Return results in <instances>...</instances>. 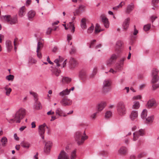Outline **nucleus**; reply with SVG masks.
I'll return each mask as SVG.
<instances>
[{"label":"nucleus","mask_w":159,"mask_h":159,"mask_svg":"<svg viewBox=\"0 0 159 159\" xmlns=\"http://www.w3.org/2000/svg\"><path fill=\"white\" fill-rule=\"evenodd\" d=\"M26 114V111L25 109L21 108L16 111L15 114L13 116V118L8 120V121L10 123H12L15 121L17 123H20Z\"/></svg>","instance_id":"nucleus-1"},{"label":"nucleus","mask_w":159,"mask_h":159,"mask_svg":"<svg viewBox=\"0 0 159 159\" xmlns=\"http://www.w3.org/2000/svg\"><path fill=\"white\" fill-rule=\"evenodd\" d=\"M75 138L77 144L80 145L82 144L84 141L88 139V136L86 134L85 131L83 132L78 131L75 133Z\"/></svg>","instance_id":"nucleus-2"},{"label":"nucleus","mask_w":159,"mask_h":159,"mask_svg":"<svg viewBox=\"0 0 159 159\" xmlns=\"http://www.w3.org/2000/svg\"><path fill=\"white\" fill-rule=\"evenodd\" d=\"M117 109L118 113L120 116L124 115L126 112L124 103L122 101L119 102L117 104Z\"/></svg>","instance_id":"nucleus-3"},{"label":"nucleus","mask_w":159,"mask_h":159,"mask_svg":"<svg viewBox=\"0 0 159 159\" xmlns=\"http://www.w3.org/2000/svg\"><path fill=\"white\" fill-rule=\"evenodd\" d=\"M4 19L5 20L11 25L16 24L18 22L17 16L16 15L13 16L9 15H6L4 16Z\"/></svg>","instance_id":"nucleus-4"},{"label":"nucleus","mask_w":159,"mask_h":159,"mask_svg":"<svg viewBox=\"0 0 159 159\" xmlns=\"http://www.w3.org/2000/svg\"><path fill=\"white\" fill-rule=\"evenodd\" d=\"M111 82L110 80L106 79L103 82L102 91L103 93H106L110 90Z\"/></svg>","instance_id":"nucleus-5"},{"label":"nucleus","mask_w":159,"mask_h":159,"mask_svg":"<svg viewBox=\"0 0 159 159\" xmlns=\"http://www.w3.org/2000/svg\"><path fill=\"white\" fill-rule=\"evenodd\" d=\"M30 93L32 95L34 98L35 103L34 105V108L35 109L38 110L42 108L41 103L38 101V95L37 93L32 91L30 92Z\"/></svg>","instance_id":"nucleus-6"},{"label":"nucleus","mask_w":159,"mask_h":159,"mask_svg":"<svg viewBox=\"0 0 159 159\" xmlns=\"http://www.w3.org/2000/svg\"><path fill=\"white\" fill-rule=\"evenodd\" d=\"M66 60L64 61V59L59 56L58 58H57L54 61V62L57 66H61L62 68H63L65 67L66 65Z\"/></svg>","instance_id":"nucleus-7"},{"label":"nucleus","mask_w":159,"mask_h":159,"mask_svg":"<svg viewBox=\"0 0 159 159\" xmlns=\"http://www.w3.org/2000/svg\"><path fill=\"white\" fill-rule=\"evenodd\" d=\"M45 128H48V127L45 123L39 125V133L43 139H44V134L45 132Z\"/></svg>","instance_id":"nucleus-8"},{"label":"nucleus","mask_w":159,"mask_h":159,"mask_svg":"<svg viewBox=\"0 0 159 159\" xmlns=\"http://www.w3.org/2000/svg\"><path fill=\"white\" fill-rule=\"evenodd\" d=\"M144 134V131L142 129H140L139 131L133 133V140L134 141L137 140L139 136H143Z\"/></svg>","instance_id":"nucleus-9"},{"label":"nucleus","mask_w":159,"mask_h":159,"mask_svg":"<svg viewBox=\"0 0 159 159\" xmlns=\"http://www.w3.org/2000/svg\"><path fill=\"white\" fill-rule=\"evenodd\" d=\"M118 154L122 156L126 155L128 153L127 148L124 146H121L118 151Z\"/></svg>","instance_id":"nucleus-10"},{"label":"nucleus","mask_w":159,"mask_h":159,"mask_svg":"<svg viewBox=\"0 0 159 159\" xmlns=\"http://www.w3.org/2000/svg\"><path fill=\"white\" fill-rule=\"evenodd\" d=\"M69 63V68L71 70L74 69L78 64V62L76 60L73 58H71L70 59Z\"/></svg>","instance_id":"nucleus-11"},{"label":"nucleus","mask_w":159,"mask_h":159,"mask_svg":"<svg viewBox=\"0 0 159 159\" xmlns=\"http://www.w3.org/2000/svg\"><path fill=\"white\" fill-rule=\"evenodd\" d=\"M60 103L63 106H69L71 104L72 101L67 98L64 97L61 100Z\"/></svg>","instance_id":"nucleus-12"},{"label":"nucleus","mask_w":159,"mask_h":159,"mask_svg":"<svg viewBox=\"0 0 159 159\" xmlns=\"http://www.w3.org/2000/svg\"><path fill=\"white\" fill-rule=\"evenodd\" d=\"M117 58V56L115 54H113L106 62L107 65L108 66L113 64Z\"/></svg>","instance_id":"nucleus-13"},{"label":"nucleus","mask_w":159,"mask_h":159,"mask_svg":"<svg viewBox=\"0 0 159 159\" xmlns=\"http://www.w3.org/2000/svg\"><path fill=\"white\" fill-rule=\"evenodd\" d=\"M157 104L155 100L154 99H151L149 100L146 105V107L148 108L152 107H156Z\"/></svg>","instance_id":"nucleus-14"},{"label":"nucleus","mask_w":159,"mask_h":159,"mask_svg":"<svg viewBox=\"0 0 159 159\" xmlns=\"http://www.w3.org/2000/svg\"><path fill=\"white\" fill-rule=\"evenodd\" d=\"M106 106V103L102 102L98 104L96 107L97 111L98 113L101 112Z\"/></svg>","instance_id":"nucleus-15"},{"label":"nucleus","mask_w":159,"mask_h":159,"mask_svg":"<svg viewBox=\"0 0 159 159\" xmlns=\"http://www.w3.org/2000/svg\"><path fill=\"white\" fill-rule=\"evenodd\" d=\"M138 112L137 111L133 110L132 111L130 115L129 118L130 120L132 121H134L137 119L138 117Z\"/></svg>","instance_id":"nucleus-16"},{"label":"nucleus","mask_w":159,"mask_h":159,"mask_svg":"<svg viewBox=\"0 0 159 159\" xmlns=\"http://www.w3.org/2000/svg\"><path fill=\"white\" fill-rule=\"evenodd\" d=\"M101 18L104 26L106 28H108L109 26V22L107 18L104 15H102L101 16Z\"/></svg>","instance_id":"nucleus-17"},{"label":"nucleus","mask_w":159,"mask_h":159,"mask_svg":"<svg viewBox=\"0 0 159 159\" xmlns=\"http://www.w3.org/2000/svg\"><path fill=\"white\" fill-rule=\"evenodd\" d=\"M55 113L56 115L59 117L61 116L65 117L67 116L63 111L59 108H58L56 110Z\"/></svg>","instance_id":"nucleus-18"},{"label":"nucleus","mask_w":159,"mask_h":159,"mask_svg":"<svg viewBox=\"0 0 159 159\" xmlns=\"http://www.w3.org/2000/svg\"><path fill=\"white\" fill-rule=\"evenodd\" d=\"M52 146V143L50 141L47 142L45 145L44 148V151L46 153H48L50 152L51 147Z\"/></svg>","instance_id":"nucleus-19"},{"label":"nucleus","mask_w":159,"mask_h":159,"mask_svg":"<svg viewBox=\"0 0 159 159\" xmlns=\"http://www.w3.org/2000/svg\"><path fill=\"white\" fill-rule=\"evenodd\" d=\"M57 159H69V157L66 152L62 151L59 154Z\"/></svg>","instance_id":"nucleus-20"},{"label":"nucleus","mask_w":159,"mask_h":159,"mask_svg":"<svg viewBox=\"0 0 159 159\" xmlns=\"http://www.w3.org/2000/svg\"><path fill=\"white\" fill-rule=\"evenodd\" d=\"M85 9V7L83 5L80 6L79 9L76 10L74 13V15L80 14L81 12L84 11Z\"/></svg>","instance_id":"nucleus-21"},{"label":"nucleus","mask_w":159,"mask_h":159,"mask_svg":"<svg viewBox=\"0 0 159 159\" xmlns=\"http://www.w3.org/2000/svg\"><path fill=\"white\" fill-rule=\"evenodd\" d=\"M130 20V19L129 18H128L125 20L123 25V29L124 30L126 31L127 30L129 27Z\"/></svg>","instance_id":"nucleus-22"},{"label":"nucleus","mask_w":159,"mask_h":159,"mask_svg":"<svg viewBox=\"0 0 159 159\" xmlns=\"http://www.w3.org/2000/svg\"><path fill=\"white\" fill-rule=\"evenodd\" d=\"M122 44V42L120 41L117 42L116 46V51L117 53H119L121 52Z\"/></svg>","instance_id":"nucleus-23"},{"label":"nucleus","mask_w":159,"mask_h":159,"mask_svg":"<svg viewBox=\"0 0 159 159\" xmlns=\"http://www.w3.org/2000/svg\"><path fill=\"white\" fill-rule=\"evenodd\" d=\"M35 12L33 10H31L29 11L28 13V16L30 20H32L35 15Z\"/></svg>","instance_id":"nucleus-24"},{"label":"nucleus","mask_w":159,"mask_h":159,"mask_svg":"<svg viewBox=\"0 0 159 159\" xmlns=\"http://www.w3.org/2000/svg\"><path fill=\"white\" fill-rule=\"evenodd\" d=\"M5 93L6 96H9L12 91L11 89L9 87L8 85H6L4 88Z\"/></svg>","instance_id":"nucleus-25"},{"label":"nucleus","mask_w":159,"mask_h":159,"mask_svg":"<svg viewBox=\"0 0 159 159\" xmlns=\"http://www.w3.org/2000/svg\"><path fill=\"white\" fill-rule=\"evenodd\" d=\"M67 26L68 28L71 30V31L72 33H74L75 31V27L73 21L70 22L67 25Z\"/></svg>","instance_id":"nucleus-26"},{"label":"nucleus","mask_w":159,"mask_h":159,"mask_svg":"<svg viewBox=\"0 0 159 159\" xmlns=\"http://www.w3.org/2000/svg\"><path fill=\"white\" fill-rule=\"evenodd\" d=\"M6 45L8 52H11L12 48V46L11 42L9 40L7 41L6 42Z\"/></svg>","instance_id":"nucleus-27"},{"label":"nucleus","mask_w":159,"mask_h":159,"mask_svg":"<svg viewBox=\"0 0 159 159\" xmlns=\"http://www.w3.org/2000/svg\"><path fill=\"white\" fill-rule=\"evenodd\" d=\"M26 9L25 6H23L20 9L19 12V16L20 17L23 16L25 14Z\"/></svg>","instance_id":"nucleus-28"},{"label":"nucleus","mask_w":159,"mask_h":159,"mask_svg":"<svg viewBox=\"0 0 159 159\" xmlns=\"http://www.w3.org/2000/svg\"><path fill=\"white\" fill-rule=\"evenodd\" d=\"M70 94V91L66 89L65 90L59 93V95L61 97L65 96L68 95Z\"/></svg>","instance_id":"nucleus-29"},{"label":"nucleus","mask_w":159,"mask_h":159,"mask_svg":"<svg viewBox=\"0 0 159 159\" xmlns=\"http://www.w3.org/2000/svg\"><path fill=\"white\" fill-rule=\"evenodd\" d=\"M43 46V44L41 40H39L36 48V51H41Z\"/></svg>","instance_id":"nucleus-30"},{"label":"nucleus","mask_w":159,"mask_h":159,"mask_svg":"<svg viewBox=\"0 0 159 159\" xmlns=\"http://www.w3.org/2000/svg\"><path fill=\"white\" fill-rule=\"evenodd\" d=\"M159 2V0H152V2L153 7L152 9L154 10H157L158 9L157 4Z\"/></svg>","instance_id":"nucleus-31"},{"label":"nucleus","mask_w":159,"mask_h":159,"mask_svg":"<svg viewBox=\"0 0 159 159\" xmlns=\"http://www.w3.org/2000/svg\"><path fill=\"white\" fill-rule=\"evenodd\" d=\"M134 8V5L132 3L131 4L129 5L127 7L126 12V13H130L133 9Z\"/></svg>","instance_id":"nucleus-32"},{"label":"nucleus","mask_w":159,"mask_h":159,"mask_svg":"<svg viewBox=\"0 0 159 159\" xmlns=\"http://www.w3.org/2000/svg\"><path fill=\"white\" fill-rule=\"evenodd\" d=\"M146 119V123L148 124H152L153 121L154 119V117L153 116H148Z\"/></svg>","instance_id":"nucleus-33"},{"label":"nucleus","mask_w":159,"mask_h":159,"mask_svg":"<svg viewBox=\"0 0 159 159\" xmlns=\"http://www.w3.org/2000/svg\"><path fill=\"white\" fill-rule=\"evenodd\" d=\"M52 72L53 75L58 76L60 73L61 71L57 69L54 68L52 70Z\"/></svg>","instance_id":"nucleus-34"},{"label":"nucleus","mask_w":159,"mask_h":159,"mask_svg":"<svg viewBox=\"0 0 159 159\" xmlns=\"http://www.w3.org/2000/svg\"><path fill=\"white\" fill-rule=\"evenodd\" d=\"M0 141L2 146L4 147L6 146L7 143V139L5 137H3L2 138Z\"/></svg>","instance_id":"nucleus-35"},{"label":"nucleus","mask_w":159,"mask_h":159,"mask_svg":"<svg viewBox=\"0 0 159 159\" xmlns=\"http://www.w3.org/2000/svg\"><path fill=\"white\" fill-rule=\"evenodd\" d=\"M81 26L82 29H85L86 28V20L85 18H83L81 21Z\"/></svg>","instance_id":"nucleus-36"},{"label":"nucleus","mask_w":159,"mask_h":159,"mask_svg":"<svg viewBox=\"0 0 159 159\" xmlns=\"http://www.w3.org/2000/svg\"><path fill=\"white\" fill-rule=\"evenodd\" d=\"M71 80L70 78L68 77H63L62 80V82L63 83H70Z\"/></svg>","instance_id":"nucleus-37"},{"label":"nucleus","mask_w":159,"mask_h":159,"mask_svg":"<svg viewBox=\"0 0 159 159\" xmlns=\"http://www.w3.org/2000/svg\"><path fill=\"white\" fill-rule=\"evenodd\" d=\"M112 116V113L111 111H107L105 113V117L106 119H109Z\"/></svg>","instance_id":"nucleus-38"},{"label":"nucleus","mask_w":159,"mask_h":159,"mask_svg":"<svg viewBox=\"0 0 159 159\" xmlns=\"http://www.w3.org/2000/svg\"><path fill=\"white\" fill-rule=\"evenodd\" d=\"M21 144L23 147L27 148H28L31 146V144L30 143L25 142H22L21 143Z\"/></svg>","instance_id":"nucleus-39"},{"label":"nucleus","mask_w":159,"mask_h":159,"mask_svg":"<svg viewBox=\"0 0 159 159\" xmlns=\"http://www.w3.org/2000/svg\"><path fill=\"white\" fill-rule=\"evenodd\" d=\"M102 30V29H100V25L98 24H96L95 30V33L98 34Z\"/></svg>","instance_id":"nucleus-40"},{"label":"nucleus","mask_w":159,"mask_h":159,"mask_svg":"<svg viewBox=\"0 0 159 159\" xmlns=\"http://www.w3.org/2000/svg\"><path fill=\"white\" fill-rule=\"evenodd\" d=\"M159 72V70L156 68H153L152 71V76H158V74Z\"/></svg>","instance_id":"nucleus-41"},{"label":"nucleus","mask_w":159,"mask_h":159,"mask_svg":"<svg viewBox=\"0 0 159 159\" xmlns=\"http://www.w3.org/2000/svg\"><path fill=\"white\" fill-rule=\"evenodd\" d=\"M147 110L146 109H144L141 114V118L143 119L146 118L147 115Z\"/></svg>","instance_id":"nucleus-42"},{"label":"nucleus","mask_w":159,"mask_h":159,"mask_svg":"<svg viewBox=\"0 0 159 159\" xmlns=\"http://www.w3.org/2000/svg\"><path fill=\"white\" fill-rule=\"evenodd\" d=\"M76 157V150H73L71 152L70 157V159H75Z\"/></svg>","instance_id":"nucleus-43"},{"label":"nucleus","mask_w":159,"mask_h":159,"mask_svg":"<svg viewBox=\"0 0 159 159\" xmlns=\"http://www.w3.org/2000/svg\"><path fill=\"white\" fill-rule=\"evenodd\" d=\"M138 33V31L135 28V26H134V32L133 33V34H132L131 35V39L133 40L135 38V37L133 35H136Z\"/></svg>","instance_id":"nucleus-44"},{"label":"nucleus","mask_w":159,"mask_h":159,"mask_svg":"<svg viewBox=\"0 0 159 159\" xmlns=\"http://www.w3.org/2000/svg\"><path fill=\"white\" fill-rule=\"evenodd\" d=\"M140 103L138 102H134L132 106V108L134 109H138L140 107Z\"/></svg>","instance_id":"nucleus-45"},{"label":"nucleus","mask_w":159,"mask_h":159,"mask_svg":"<svg viewBox=\"0 0 159 159\" xmlns=\"http://www.w3.org/2000/svg\"><path fill=\"white\" fill-rule=\"evenodd\" d=\"M146 155V153L144 152H140L138 154L137 156V158L140 159L144 157Z\"/></svg>","instance_id":"nucleus-46"},{"label":"nucleus","mask_w":159,"mask_h":159,"mask_svg":"<svg viewBox=\"0 0 159 159\" xmlns=\"http://www.w3.org/2000/svg\"><path fill=\"white\" fill-rule=\"evenodd\" d=\"M18 39L17 38H15L14 41V50L15 52L16 51L17 47L18 46Z\"/></svg>","instance_id":"nucleus-47"},{"label":"nucleus","mask_w":159,"mask_h":159,"mask_svg":"<svg viewBox=\"0 0 159 159\" xmlns=\"http://www.w3.org/2000/svg\"><path fill=\"white\" fill-rule=\"evenodd\" d=\"M14 76L11 75H7L6 77V79L7 80L9 81H12L14 79Z\"/></svg>","instance_id":"nucleus-48"},{"label":"nucleus","mask_w":159,"mask_h":159,"mask_svg":"<svg viewBox=\"0 0 159 159\" xmlns=\"http://www.w3.org/2000/svg\"><path fill=\"white\" fill-rule=\"evenodd\" d=\"M98 113H99L97 111L96 112L93 113L90 116V118L92 120H95L98 116Z\"/></svg>","instance_id":"nucleus-49"},{"label":"nucleus","mask_w":159,"mask_h":159,"mask_svg":"<svg viewBox=\"0 0 159 159\" xmlns=\"http://www.w3.org/2000/svg\"><path fill=\"white\" fill-rule=\"evenodd\" d=\"M151 25L150 24H148L144 26L143 30L145 31H147L149 30L150 28Z\"/></svg>","instance_id":"nucleus-50"},{"label":"nucleus","mask_w":159,"mask_h":159,"mask_svg":"<svg viewBox=\"0 0 159 159\" xmlns=\"http://www.w3.org/2000/svg\"><path fill=\"white\" fill-rule=\"evenodd\" d=\"M36 61L32 57H30L29 60V63L31 64H35L36 62Z\"/></svg>","instance_id":"nucleus-51"},{"label":"nucleus","mask_w":159,"mask_h":159,"mask_svg":"<svg viewBox=\"0 0 159 159\" xmlns=\"http://www.w3.org/2000/svg\"><path fill=\"white\" fill-rule=\"evenodd\" d=\"M94 29V26L93 25L89 27L87 30V33L88 34H90L92 33Z\"/></svg>","instance_id":"nucleus-52"},{"label":"nucleus","mask_w":159,"mask_h":159,"mask_svg":"<svg viewBox=\"0 0 159 159\" xmlns=\"http://www.w3.org/2000/svg\"><path fill=\"white\" fill-rule=\"evenodd\" d=\"M97 72V69L96 68H95L94 69L93 73L92 75L90 76V77L91 78H93L95 75H96Z\"/></svg>","instance_id":"nucleus-53"},{"label":"nucleus","mask_w":159,"mask_h":159,"mask_svg":"<svg viewBox=\"0 0 159 159\" xmlns=\"http://www.w3.org/2000/svg\"><path fill=\"white\" fill-rule=\"evenodd\" d=\"M37 57L39 59H41L42 58V55L41 52V51H36Z\"/></svg>","instance_id":"nucleus-54"},{"label":"nucleus","mask_w":159,"mask_h":159,"mask_svg":"<svg viewBox=\"0 0 159 159\" xmlns=\"http://www.w3.org/2000/svg\"><path fill=\"white\" fill-rule=\"evenodd\" d=\"M125 57H122L121 58V59L120 60V67H121L123 65L124 61H125Z\"/></svg>","instance_id":"nucleus-55"},{"label":"nucleus","mask_w":159,"mask_h":159,"mask_svg":"<svg viewBox=\"0 0 159 159\" xmlns=\"http://www.w3.org/2000/svg\"><path fill=\"white\" fill-rule=\"evenodd\" d=\"M141 98L142 96L141 95H139L133 97L132 99L133 100H138L140 99Z\"/></svg>","instance_id":"nucleus-56"},{"label":"nucleus","mask_w":159,"mask_h":159,"mask_svg":"<svg viewBox=\"0 0 159 159\" xmlns=\"http://www.w3.org/2000/svg\"><path fill=\"white\" fill-rule=\"evenodd\" d=\"M108 154V152L106 151H102L100 152V154L103 156L107 155Z\"/></svg>","instance_id":"nucleus-57"},{"label":"nucleus","mask_w":159,"mask_h":159,"mask_svg":"<svg viewBox=\"0 0 159 159\" xmlns=\"http://www.w3.org/2000/svg\"><path fill=\"white\" fill-rule=\"evenodd\" d=\"M96 40H93L91 43H90V45L89 46V48H92L93 46V45L94 44V43H95V42H96Z\"/></svg>","instance_id":"nucleus-58"},{"label":"nucleus","mask_w":159,"mask_h":159,"mask_svg":"<svg viewBox=\"0 0 159 159\" xmlns=\"http://www.w3.org/2000/svg\"><path fill=\"white\" fill-rule=\"evenodd\" d=\"M52 30L51 28H48L46 32V33L47 34H49L51 33Z\"/></svg>","instance_id":"nucleus-59"},{"label":"nucleus","mask_w":159,"mask_h":159,"mask_svg":"<svg viewBox=\"0 0 159 159\" xmlns=\"http://www.w3.org/2000/svg\"><path fill=\"white\" fill-rule=\"evenodd\" d=\"M72 39V36L70 34H68L67 35V40L69 42Z\"/></svg>","instance_id":"nucleus-60"},{"label":"nucleus","mask_w":159,"mask_h":159,"mask_svg":"<svg viewBox=\"0 0 159 159\" xmlns=\"http://www.w3.org/2000/svg\"><path fill=\"white\" fill-rule=\"evenodd\" d=\"M146 85L145 84H142L140 85L139 89L140 90H143L145 87Z\"/></svg>","instance_id":"nucleus-61"},{"label":"nucleus","mask_w":159,"mask_h":159,"mask_svg":"<svg viewBox=\"0 0 159 159\" xmlns=\"http://www.w3.org/2000/svg\"><path fill=\"white\" fill-rule=\"evenodd\" d=\"M125 4V3L124 2H121L118 5L120 8H121L122 6Z\"/></svg>","instance_id":"nucleus-62"},{"label":"nucleus","mask_w":159,"mask_h":159,"mask_svg":"<svg viewBox=\"0 0 159 159\" xmlns=\"http://www.w3.org/2000/svg\"><path fill=\"white\" fill-rule=\"evenodd\" d=\"M124 143L126 144H128L129 143V139H125L124 140Z\"/></svg>","instance_id":"nucleus-63"},{"label":"nucleus","mask_w":159,"mask_h":159,"mask_svg":"<svg viewBox=\"0 0 159 159\" xmlns=\"http://www.w3.org/2000/svg\"><path fill=\"white\" fill-rule=\"evenodd\" d=\"M157 18L156 16H152L151 17V19L152 22Z\"/></svg>","instance_id":"nucleus-64"}]
</instances>
